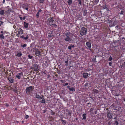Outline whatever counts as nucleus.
I'll use <instances>...</instances> for the list:
<instances>
[{"label":"nucleus","mask_w":125,"mask_h":125,"mask_svg":"<svg viewBox=\"0 0 125 125\" xmlns=\"http://www.w3.org/2000/svg\"><path fill=\"white\" fill-rule=\"evenodd\" d=\"M42 12L43 13V10L42 11L41 9H40L38 10V11L37 13V14L36 15V16L37 18H39L40 14L39 13H40V14L41 13V12H42Z\"/></svg>","instance_id":"nucleus-8"},{"label":"nucleus","mask_w":125,"mask_h":125,"mask_svg":"<svg viewBox=\"0 0 125 125\" xmlns=\"http://www.w3.org/2000/svg\"><path fill=\"white\" fill-rule=\"evenodd\" d=\"M71 34V33L69 31H68L67 32L64 33H63V34H64V36H69V35Z\"/></svg>","instance_id":"nucleus-21"},{"label":"nucleus","mask_w":125,"mask_h":125,"mask_svg":"<svg viewBox=\"0 0 125 125\" xmlns=\"http://www.w3.org/2000/svg\"><path fill=\"white\" fill-rule=\"evenodd\" d=\"M13 91L15 93H17L18 91L17 90V87L16 86H15L14 88H13Z\"/></svg>","instance_id":"nucleus-31"},{"label":"nucleus","mask_w":125,"mask_h":125,"mask_svg":"<svg viewBox=\"0 0 125 125\" xmlns=\"http://www.w3.org/2000/svg\"><path fill=\"white\" fill-rule=\"evenodd\" d=\"M108 6L105 4L103 8L104 9H106V10L107 9V10H108Z\"/></svg>","instance_id":"nucleus-36"},{"label":"nucleus","mask_w":125,"mask_h":125,"mask_svg":"<svg viewBox=\"0 0 125 125\" xmlns=\"http://www.w3.org/2000/svg\"><path fill=\"white\" fill-rule=\"evenodd\" d=\"M75 47L74 46L73 44H70L68 46V49L70 50H72V48H74Z\"/></svg>","instance_id":"nucleus-13"},{"label":"nucleus","mask_w":125,"mask_h":125,"mask_svg":"<svg viewBox=\"0 0 125 125\" xmlns=\"http://www.w3.org/2000/svg\"><path fill=\"white\" fill-rule=\"evenodd\" d=\"M41 52L39 50L35 52V55L37 56L41 54Z\"/></svg>","instance_id":"nucleus-19"},{"label":"nucleus","mask_w":125,"mask_h":125,"mask_svg":"<svg viewBox=\"0 0 125 125\" xmlns=\"http://www.w3.org/2000/svg\"><path fill=\"white\" fill-rule=\"evenodd\" d=\"M33 51L34 52H36V51H37V50H38V49H37L36 48V47H35L34 48H33Z\"/></svg>","instance_id":"nucleus-46"},{"label":"nucleus","mask_w":125,"mask_h":125,"mask_svg":"<svg viewBox=\"0 0 125 125\" xmlns=\"http://www.w3.org/2000/svg\"><path fill=\"white\" fill-rule=\"evenodd\" d=\"M29 24L28 23L26 22L25 21L24 22V27L26 28H27L29 27Z\"/></svg>","instance_id":"nucleus-12"},{"label":"nucleus","mask_w":125,"mask_h":125,"mask_svg":"<svg viewBox=\"0 0 125 125\" xmlns=\"http://www.w3.org/2000/svg\"><path fill=\"white\" fill-rule=\"evenodd\" d=\"M99 0H95L94 2L96 3H98L99 2Z\"/></svg>","instance_id":"nucleus-58"},{"label":"nucleus","mask_w":125,"mask_h":125,"mask_svg":"<svg viewBox=\"0 0 125 125\" xmlns=\"http://www.w3.org/2000/svg\"><path fill=\"white\" fill-rule=\"evenodd\" d=\"M88 73H83V77L85 78H87L88 76Z\"/></svg>","instance_id":"nucleus-17"},{"label":"nucleus","mask_w":125,"mask_h":125,"mask_svg":"<svg viewBox=\"0 0 125 125\" xmlns=\"http://www.w3.org/2000/svg\"><path fill=\"white\" fill-rule=\"evenodd\" d=\"M28 57L30 59H32L33 58L32 56L31 55L29 54L28 55Z\"/></svg>","instance_id":"nucleus-47"},{"label":"nucleus","mask_w":125,"mask_h":125,"mask_svg":"<svg viewBox=\"0 0 125 125\" xmlns=\"http://www.w3.org/2000/svg\"><path fill=\"white\" fill-rule=\"evenodd\" d=\"M61 94H65V91L64 90H62L61 91Z\"/></svg>","instance_id":"nucleus-55"},{"label":"nucleus","mask_w":125,"mask_h":125,"mask_svg":"<svg viewBox=\"0 0 125 125\" xmlns=\"http://www.w3.org/2000/svg\"><path fill=\"white\" fill-rule=\"evenodd\" d=\"M34 68L37 69H39V67L37 64H35V66H34Z\"/></svg>","instance_id":"nucleus-51"},{"label":"nucleus","mask_w":125,"mask_h":125,"mask_svg":"<svg viewBox=\"0 0 125 125\" xmlns=\"http://www.w3.org/2000/svg\"><path fill=\"white\" fill-rule=\"evenodd\" d=\"M41 96L42 97H41V99L43 100H45V99H44V96L43 95H41Z\"/></svg>","instance_id":"nucleus-50"},{"label":"nucleus","mask_w":125,"mask_h":125,"mask_svg":"<svg viewBox=\"0 0 125 125\" xmlns=\"http://www.w3.org/2000/svg\"><path fill=\"white\" fill-rule=\"evenodd\" d=\"M27 44H24L23 45H21V46L22 47L24 48L26 47Z\"/></svg>","instance_id":"nucleus-44"},{"label":"nucleus","mask_w":125,"mask_h":125,"mask_svg":"<svg viewBox=\"0 0 125 125\" xmlns=\"http://www.w3.org/2000/svg\"><path fill=\"white\" fill-rule=\"evenodd\" d=\"M68 84V83H66L64 84H63V85L64 86H66Z\"/></svg>","instance_id":"nucleus-57"},{"label":"nucleus","mask_w":125,"mask_h":125,"mask_svg":"<svg viewBox=\"0 0 125 125\" xmlns=\"http://www.w3.org/2000/svg\"><path fill=\"white\" fill-rule=\"evenodd\" d=\"M26 16H23V18L21 17H20V16H19V18L20 19V20L21 21L25 20L26 19Z\"/></svg>","instance_id":"nucleus-25"},{"label":"nucleus","mask_w":125,"mask_h":125,"mask_svg":"<svg viewBox=\"0 0 125 125\" xmlns=\"http://www.w3.org/2000/svg\"><path fill=\"white\" fill-rule=\"evenodd\" d=\"M87 115V114L86 113L83 114L82 115V116L83 117V118L82 119V120H85L86 119V116Z\"/></svg>","instance_id":"nucleus-20"},{"label":"nucleus","mask_w":125,"mask_h":125,"mask_svg":"<svg viewBox=\"0 0 125 125\" xmlns=\"http://www.w3.org/2000/svg\"><path fill=\"white\" fill-rule=\"evenodd\" d=\"M114 125H119V123L118 122V121L117 120H115L114 123Z\"/></svg>","instance_id":"nucleus-34"},{"label":"nucleus","mask_w":125,"mask_h":125,"mask_svg":"<svg viewBox=\"0 0 125 125\" xmlns=\"http://www.w3.org/2000/svg\"><path fill=\"white\" fill-rule=\"evenodd\" d=\"M23 73L22 72H21V73H18V75H23Z\"/></svg>","instance_id":"nucleus-59"},{"label":"nucleus","mask_w":125,"mask_h":125,"mask_svg":"<svg viewBox=\"0 0 125 125\" xmlns=\"http://www.w3.org/2000/svg\"><path fill=\"white\" fill-rule=\"evenodd\" d=\"M29 117V115H26L25 116V118L26 119H27Z\"/></svg>","instance_id":"nucleus-60"},{"label":"nucleus","mask_w":125,"mask_h":125,"mask_svg":"<svg viewBox=\"0 0 125 125\" xmlns=\"http://www.w3.org/2000/svg\"><path fill=\"white\" fill-rule=\"evenodd\" d=\"M51 27H56L57 26V25L56 24H53V23H52L51 24H49Z\"/></svg>","instance_id":"nucleus-32"},{"label":"nucleus","mask_w":125,"mask_h":125,"mask_svg":"<svg viewBox=\"0 0 125 125\" xmlns=\"http://www.w3.org/2000/svg\"><path fill=\"white\" fill-rule=\"evenodd\" d=\"M48 36L51 37H53V36L52 34L50 33L49 35H48Z\"/></svg>","instance_id":"nucleus-62"},{"label":"nucleus","mask_w":125,"mask_h":125,"mask_svg":"<svg viewBox=\"0 0 125 125\" xmlns=\"http://www.w3.org/2000/svg\"><path fill=\"white\" fill-rule=\"evenodd\" d=\"M56 71L57 72V73L59 74H60L61 71L58 69H57Z\"/></svg>","instance_id":"nucleus-52"},{"label":"nucleus","mask_w":125,"mask_h":125,"mask_svg":"<svg viewBox=\"0 0 125 125\" xmlns=\"http://www.w3.org/2000/svg\"><path fill=\"white\" fill-rule=\"evenodd\" d=\"M16 77L18 79H20L21 78V77L18 74H17L16 76Z\"/></svg>","instance_id":"nucleus-49"},{"label":"nucleus","mask_w":125,"mask_h":125,"mask_svg":"<svg viewBox=\"0 0 125 125\" xmlns=\"http://www.w3.org/2000/svg\"><path fill=\"white\" fill-rule=\"evenodd\" d=\"M17 56L18 57H21L22 55V54L20 52H17Z\"/></svg>","instance_id":"nucleus-23"},{"label":"nucleus","mask_w":125,"mask_h":125,"mask_svg":"<svg viewBox=\"0 0 125 125\" xmlns=\"http://www.w3.org/2000/svg\"><path fill=\"white\" fill-rule=\"evenodd\" d=\"M41 96L39 94H37L36 93V94L35 97L36 98L41 99Z\"/></svg>","instance_id":"nucleus-27"},{"label":"nucleus","mask_w":125,"mask_h":125,"mask_svg":"<svg viewBox=\"0 0 125 125\" xmlns=\"http://www.w3.org/2000/svg\"><path fill=\"white\" fill-rule=\"evenodd\" d=\"M11 9H9L7 11V12L8 13H10V12L11 11Z\"/></svg>","instance_id":"nucleus-54"},{"label":"nucleus","mask_w":125,"mask_h":125,"mask_svg":"<svg viewBox=\"0 0 125 125\" xmlns=\"http://www.w3.org/2000/svg\"><path fill=\"white\" fill-rule=\"evenodd\" d=\"M66 110L68 112V115L70 116H71V114L72 113V111L71 110H69L68 109H66Z\"/></svg>","instance_id":"nucleus-18"},{"label":"nucleus","mask_w":125,"mask_h":125,"mask_svg":"<svg viewBox=\"0 0 125 125\" xmlns=\"http://www.w3.org/2000/svg\"><path fill=\"white\" fill-rule=\"evenodd\" d=\"M35 42H32L30 44V48H31L32 49H31L32 50V48H33V46H34V45H35Z\"/></svg>","instance_id":"nucleus-29"},{"label":"nucleus","mask_w":125,"mask_h":125,"mask_svg":"<svg viewBox=\"0 0 125 125\" xmlns=\"http://www.w3.org/2000/svg\"><path fill=\"white\" fill-rule=\"evenodd\" d=\"M0 38L4 39L5 38L4 36L2 34H0Z\"/></svg>","instance_id":"nucleus-40"},{"label":"nucleus","mask_w":125,"mask_h":125,"mask_svg":"<svg viewBox=\"0 0 125 125\" xmlns=\"http://www.w3.org/2000/svg\"><path fill=\"white\" fill-rule=\"evenodd\" d=\"M112 61H110L109 63V66H111L112 65Z\"/></svg>","instance_id":"nucleus-56"},{"label":"nucleus","mask_w":125,"mask_h":125,"mask_svg":"<svg viewBox=\"0 0 125 125\" xmlns=\"http://www.w3.org/2000/svg\"><path fill=\"white\" fill-rule=\"evenodd\" d=\"M28 5L27 3L23 4L22 5V8L24 9L27 7H28Z\"/></svg>","instance_id":"nucleus-22"},{"label":"nucleus","mask_w":125,"mask_h":125,"mask_svg":"<svg viewBox=\"0 0 125 125\" xmlns=\"http://www.w3.org/2000/svg\"><path fill=\"white\" fill-rule=\"evenodd\" d=\"M34 89V86H31L26 88L25 91L27 94H29L31 92H32Z\"/></svg>","instance_id":"nucleus-3"},{"label":"nucleus","mask_w":125,"mask_h":125,"mask_svg":"<svg viewBox=\"0 0 125 125\" xmlns=\"http://www.w3.org/2000/svg\"><path fill=\"white\" fill-rule=\"evenodd\" d=\"M61 121L62 122V124L63 125H65L66 124V121L65 120H63L62 119L61 120Z\"/></svg>","instance_id":"nucleus-33"},{"label":"nucleus","mask_w":125,"mask_h":125,"mask_svg":"<svg viewBox=\"0 0 125 125\" xmlns=\"http://www.w3.org/2000/svg\"><path fill=\"white\" fill-rule=\"evenodd\" d=\"M119 67L120 68H122L125 69V61H122Z\"/></svg>","instance_id":"nucleus-5"},{"label":"nucleus","mask_w":125,"mask_h":125,"mask_svg":"<svg viewBox=\"0 0 125 125\" xmlns=\"http://www.w3.org/2000/svg\"><path fill=\"white\" fill-rule=\"evenodd\" d=\"M124 11L123 10H121L120 12V14L121 15H123L124 16H123L124 17Z\"/></svg>","instance_id":"nucleus-42"},{"label":"nucleus","mask_w":125,"mask_h":125,"mask_svg":"<svg viewBox=\"0 0 125 125\" xmlns=\"http://www.w3.org/2000/svg\"><path fill=\"white\" fill-rule=\"evenodd\" d=\"M67 88L70 91H74L75 90L74 88L69 85L67 86Z\"/></svg>","instance_id":"nucleus-9"},{"label":"nucleus","mask_w":125,"mask_h":125,"mask_svg":"<svg viewBox=\"0 0 125 125\" xmlns=\"http://www.w3.org/2000/svg\"><path fill=\"white\" fill-rule=\"evenodd\" d=\"M87 32V28L83 27H82L81 28L80 31L79 32L80 34L82 36L84 35H86Z\"/></svg>","instance_id":"nucleus-1"},{"label":"nucleus","mask_w":125,"mask_h":125,"mask_svg":"<svg viewBox=\"0 0 125 125\" xmlns=\"http://www.w3.org/2000/svg\"><path fill=\"white\" fill-rule=\"evenodd\" d=\"M64 40L67 42H69L72 41V39L69 36H67L64 39Z\"/></svg>","instance_id":"nucleus-6"},{"label":"nucleus","mask_w":125,"mask_h":125,"mask_svg":"<svg viewBox=\"0 0 125 125\" xmlns=\"http://www.w3.org/2000/svg\"><path fill=\"white\" fill-rule=\"evenodd\" d=\"M77 1L78 2L79 4L81 5H82V2L81 0H77Z\"/></svg>","instance_id":"nucleus-41"},{"label":"nucleus","mask_w":125,"mask_h":125,"mask_svg":"<svg viewBox=\"0 0 125 125\" xmlns=\"http://www.w3.org/2000/svg\"><path fill=\"white\" fill-rule=\"evenodd\" d=\"M3 23V22L1 21H0V26H1L2 25Z\"/></svg>","instance_id":"nucleus-53"},{"label":"nucleus","mask_w":125,"mask_h":125,"mask_svg":"<svg viewBox=\"0 0 125 125\" xmlns=\"http://www.w3.org/2000/svg\"><path fill=\"white\" fill-rule=\"evenodd\" d=\"M72 0H68L67 1V3L69 6L72 4Z\"/></svg>","instance_id":"nucleus-28"},{"label":"nucleus","mask_w":125,"mask_h":125,"mask_svg":"<svg viewBox=\"0 0 125 125\" xmlns=\"http://www.w3.org/2000/svg\"><path fill=\"white\" fill-rule=\"evenodd\" d=\"M93 91L94 92V94H97L98 93V91L96 89H94L93 90Z\"/></svg>","instance_id":"nucleus-30"},{"label":"nucleus","mask_w":125,"mask_h":125,"mask_svg":"<svg viewBox=\"0 0 125 125\" xmlns=\"http://www.w3.org/2000/svg\"><path fill=\"white\" fill-rule=\"evenodd\" d=\"M96 56H95L94 57V56L93 57V58L92 59L91 61L92 62H96Z\"/></svg>","instance_id":"nucleus-26"},{"label":"nucleus","mask_w":125,"mask_h":125,"mask_svg":"<svg viewBox=\"0 0 125 125\" xmlns=\"http://www.w3.org/2000/svg\"><path fill=\"white\" fill-rule=\"evenodd\" d=\"M8 79L9 80V82L11 83H13L14 81V80L11 77H9Z\"/></svg>","instance_id":"nucleus-14"},{"label":"nucleus","mask_w":125,"mask_h":125,"mask_svg":"<svg viewBox=\"0 0 125 125\" xmlns=\"http://www.w3.org/2000/svg\"><path fill=\"white\" fill-rule=\"evenodd\" d=\"M54 21V20L53 17H50V18L48 19V22L49 23V24H50L53 23Z\"/></svg>","instance_id":"nucleus-7"},{"label":"nucleus","mask_w":125,"mask_h":125,"mask_svg":"<svg viewBox=\"0 0 125 125\" xmlns=\"http://www.w3.org/2000/svg\"><path fill=\"white\" fill-rule=\"evenodd\" d=\"M118 24V21L117 20H114V21L113 23L111 25L112 26H114L116 25H117Z\"/></svg>","instance_id":"nucleus-10"},{"label":"nucleus","mask_w":125,"mask_h":125,"mask_svg":"<svg viewBox=\"0 0 125 125\" xmlns=\"http://www.w3.org/2000/svg\"><path fill=\"white\" fill-rule=\"evenodd\" d=\"M34 71L37 72L39 70V69H37L34 68Z\"/></svg>","instance_id":"nucleus-61"},{"label":"nucleus","mask_w":125,"mask_h":125,"mask_svg":"<svg viewBox=\"0 0 125 125\" xmlns=\"http://www.w3.org/2000/svg\"><path fill=\"white\" fill-rule=\"evenodd\" d=\"M112 45L113 46H115L117 47L121 46V41L119 40L114 41H113V43H112Z\"/></svg>","instance_id":"nucleus-2"},{"label":"nucleus","mask_w":125,"mask_h":125,"mask_svg":"<svg viewBox=\"0 0 125 125\" xmlns=\"http://www.w3.org/2000/svg\"><path fill=\"white\" fill-rule=\"evenodd\" d=\"M83 15L84 16H85L87 14V10L86 9H84L83 10Z\"/></svg>","instance_id":"nucleus-24"},{"label":"nucleus","mask_w":125,"mask_h":125,"mask_svg":"<svg viewBox=\"0 0 125 125\" xmlns=\"http://www.w3.org/2000/svg\"><path fill=\"white\" fill-rule=\"evenodd\" d=\"M39 103L45 104L46 103L45 100H40L39 101Z\"/></svg>","instance_id":"nucleus-37"},{"label":"nucleus","mask_w":125,"mask_h":125,"mask_svg":"<svg viewBox=\"0 0 125 125\" xmlns=\"http://www.w3.org/2000/svg\"><path fill=\"white\" fill-rule=\"evenodd\" d=\"M107 117L109 119L112 120L113 118L112 115L110 113H108L107 115Z\"/></svg>","instance_id":"nucleus-16"},{"label":"nucleus","mask_w":125,"mask_h":125,"mask_svg":"<svg viewBox=\"0 0 125 125\" xmlns=\"http://www.w3.org/2000/svg\"><path fill=\"white\" fill-rule=\"evenodd\" d=\"M86 46L87 47L86 48L88 49L89 50L91 51L92 50L90 49L92 46L91 42L90 41L87 42L86 43Z\"/></svg>","instance_id":"nucleus-4"},{"label":"nucleus","mask_w":125,"mask_h":125,"mask_svg":"<svg viewBox=\"0 0 125 125\" xmlns=\"http://www.w3.org/2000/svg\"><path fill=\"white\" fill-rule=\"evenodd\" d=\"M112 48L113 51L115 52H116L118 49V47L116 46H113V45H112Z\"/></svg>","instance_id":"nucleus-11"},{"label":"nucleus","mask_w":125,"mask_h":125,"mask_svg":"<svg viewBox=\"0 0 125 125\" xmlns=\"http://www.w3.org/2000/svg\"><path fill=\"white\" fill-rule=\"evenodd\" d=\"M113 59V58L111 56H110L108 58V61H112Z\"/></svg>","instance_id":"nucleus-38"},{"label":"nucleus","mask_w":125,"mask_h":125,"mask_svg":"<svg viewBox=\"0 0 125 125\" xmlns=\"http://www.w3.org/2000/svg\"><path fill=\"white\" fill-rule=\"evenodd\" d=\"M4 11L3 10H1L0 11V14L1 15H3L4 14Z\"/></svg>","instance_id":"nucleus-35"},{"label":"nucleus","mask_w":125,"mask_h":125,"mask_svg":"<svg viewBox=\"0 0 125 125\" xmlns=\"http://www.w3.org/2000/svg\"><path fill=\"white\" fill-rule=\"evenodd\" d=\"M108 125H111V122H109L108 123Z\"/></svg>","instance_id":"nucleus-64"},{"label":"nucleus","mask_w":125,"mask_h":125,"mask_svg":"<svg viewBox=\"0 0 125 125\" xmlns=\"http://www.w3.org/2000/svg\"><path fill=\"white\" fill-rule=\"evenodd\" d=\"M61 82L63 83H64L65 82H66L64 80H61Z\"/></svg>","instance_id":"nucleus-63"},{"label":"nucleus","mask_w":125,"mask_h":125,"mask_svg":"<svg viewBox=\"0 0 125 125\" xmlns=\"http://www.w3.org/2000/svg\"><path fill=\"white\" fill-rule=\"evenodd\" d=\"M45 62L46 63L45 64H44L45 65V66H46V67L47 66H48L49 64V61H45Z\"/></svg>","instance_id":"nucleus-39"},{"label":"nucleus","mask_w":125,"mask_h":125,"mask_svg":"<svg viewBox=\"0 0 125 125\" xmlns=\"http://www.w3.org/2000/svg\"><path fill=\"white\" fill-rule=\"evenodd\" d=\"M44 1V0H38V1L39 3H43Z\"/></svg>","instance_id":"nucleus-45"},{"label":"nucleus","mask_w":125,"mask_h":125,"mask_svg":"<svg viewBox=\"0 0 125 125\" xmlns=\"http://www.w3.org/2000/svg\"><path fill=\"white\" fill-rule=\"evenodd\" d=\"M18 30L19 31L18 34H23V31L21 29L19 28L18 29Z\"/></svg>","instance_id":"nucleus-15"},{"label":"nucleus","mask_w":125,"mask_h":125,"mask_svg":"<svg viewBox=\"0 0 125 125\" xmlns=\"http://www.w3.org/2000/svg\"><path fill=\"white\" fill-rule=\"evenodd\" d=\"M115 106V104L114 103H113L110 106V107L111 108H114Z\"/></svg>","instance_id":"nucleus-43"},{"label":"nucleus","mask_w":125,"mask_h":125,"mask_svg":"<svg viewBox=\"0 0 125 125\" xmlns=\"http://www.w3.org/2000/svg\"><path fill=\"white\" fill-rule=\"evenodd\" d=\"M29 38V36L28 35H27L26 37H24V39L25 40H27Z\"/></svg>","instance_id":"nucleus-48"}]
</instances>
